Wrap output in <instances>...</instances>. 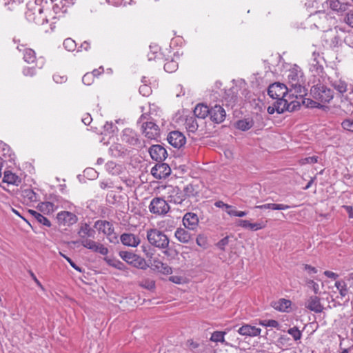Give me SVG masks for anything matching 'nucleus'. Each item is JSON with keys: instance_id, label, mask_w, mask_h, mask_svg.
I'll use <instances>...</instances> for the list:
<instances>
[{"instance_id": "1", "label": "nucleus", "mask_w": 353, "mask_h": 353, "mask_svg": "<svg viewBox=\"0 0 353 353\" xmlns=\"http://www.w3.org/2000/svg\"><path fill=\"white\" fill-rule=\"evenodd\" d=\"M309 21L313 23V26L327 33L325 37H330L331 41L328 45L335 47L338 43V38L331 29V26L335 24V19L325 11H319L310 15Z\"/></svg>"}, {"instance_id": "2", "label": "nucleus", "mask_w": 353, "mask_h": 353, "mask_svg": "<svg viewBox=\"0 0 353 353\" xmlns=\"http://www.w3.org/2000/svg\"><path fill=\"white\" fill-rule=\"evenodd\" d=\"M288 79L290 94L295 95L300 102L305 103L304 97L307 90L305 87V79L301 68L296 65H293L288 70Z\"/></svg>"}, {"instance_id": "3", "label": "nucleus", "mask_w": 353, "mask_h": 353, "mask_svg": "<svg viewBox=\"0 0 353 353\" xmlns=\"http://www.w3.org/2000/svg\"><path fill=\"white\" fill-rule=\"evenodd\" d=\"M78 234L81 238L79 242L84 248L103 256L108 254L109 250L108 248L100 243L88 239L94 238L95 231L88 223L81 224Z\"/></svg>"}, {"instance_id": "4", "label": "nucleus", "mask_w": 353, "mask_h": 353, "mask_svg": "<svg viewBox=\"0 0 353 353\" xmlns=\"http://www.w3.org/2000/svg\"><path fill=\"white\" fill-rule=\"evenodd\" d=\"M268 95L276 101L284 99L288 103L291 104L290 102H299V107L302 102H300L295 95H291L288 86L281 83H274L270 85L268 90Z\"/></svg>"}, {"instance_id": "5", "label": "nucleus", "mask_w": 353, "mask_h": 353, "mask_svg": "<svg viewBox=\"0 0 353 353\" xmlns=\"http://www.w3.org/2000/svg\"><path fill=\"white\" fill-rule=\"evenodd\" d=\"M27 10L25 12L26 17L30 22H33L39 25H43L48 23L49 17L43 15V8L34 0H30L26 3Z\"/></svg>"}, {"instance_id": "6", "label": "nucleus", "mask_w": 353, "mask_h": 353, "mask_svg": "<svg viewBox=\"0 0 353 353\" xmlns=\"http://www.w3.org/2000/svg\"><path fill=\"white\" fill-rule=\"evenodd\" d=\"M158 192L166 196L170 203L175 204H181L185 199V194L177 186L161 185L158 188Z\"/></svg>"}, {"instance_id": "7", "label": "nucleus", "mask_w": 353, "mask_h": 353, "mask_svg": "<svg viewBox=\"0 0 353 353\" xmlns=\"http://www.w3.org/2000/svg\"><path fill=\"white\" fill-rule=\"evenodd\" d=\"M147 239L150 244L159 249H166L170 243L167 235L156 228L147 230Z\"/></svg>"}, {"instance_id": "8", "label": "nucleus", "mask_w": 353, "mask_h": 353, "mask_svg": "<svg viewBox=\"0 0 353 353\" xmlns=\"http://www.w3.org/2000/svg\"><path fill=\"white\" fill-rule=\"evenodd\" d=\"M311 94L313 98L320 103H329L333 99V91L321 84H316L312 87Z\"/></svg>"}, {"instance_id": "9", "label": "nucleus", "mask_w": 353, "mask_h": 353, "mask_svg": "<svg viewBox=\"0 0 353 353\" xmlns=\"http://www.w3.org/2000/svg\"><path fill=\"white\" fill-rule=\"evenodd\" d=\"M94 227L99 233H103L110 243H118V236L110 222L105 220H98L94 223Z\"/></svg>"}, {"instance_id": "10", "label": "nucleus", "mask_w": 353, "mask_h": 353, "mask_svg": "<svg viewBox=\"0 0 353 353\" xmlns=\"http://www.w3.org/2000/svg\"><path fill=\"white\" fill-rule=\"evenodd\" d=\"M290 103H288L284 99L276 101L272 105L268 108V112L270 114L275 112L281 114L285 111L293 112L299 108V102H290Z\"/></svg>"}, {"instance_id": "11", "label": "nucleus", "mask_w": 353, "mask_h": 353, "mask_svg": "<svg viewBox=\"0 0 353 353\" xmlns=\"http://www.w3.org/2000/svg\"><path fill=\"white\" fill-rule=\"evenodd\" d=\"M120 257L130 265L135 268L145 269L147 264L145 260L139 255L128 251H121L119 252Z\"/></svg>"}, {"instance_id": "12", "label": "nucleus", "mask_w": 353, "mask_h": 353, "mask_svg": "<svg viewBox=\"0 0 353 353\" xmlns=\"http://www.w3.org/2000/svg\"><path fill=\"white\" fill-rule=\"evenodd\" d=\"M148 208L152 214L164 215L169 212L170 205L165 199L161 197H155L150 201Z\"/></svg>"}, {"instance_id": "13", "label": "nucleus", "mask_w": 353, "mask_h": 353, "mask_svg": "<svg viewBox=\"0 0 353 353\" xmlns=\"http://www.w3.org/2000/svg\"><path fill=\"white\" fill-rule=\"evenodd\" d=\"M152 175L157 179H165L171 173V169L166 163H158L151 169Z\"/></svg>"}, {"instance_id": "14", "label": "nucleus", "mask_w": 353, "mask_h": 353, "mask_svg": "<svg viewBox=\"0 0 353 353\" xmlns=\"http://www.w3.org/2000/svg\"><path fill=\"white\" fill-rule=\"evenodd\" d=\"M141 128L143 134L149 139H156L159 136V126L152 121L143 123Z\"/></svg>"}, {"instance_id": "15", "label": "nucleus", "mask_w": 353, "mask_h": 353, "mask_svg": "<svg viewBox=\"0 0 353 353\" xmlns=\"http://www.w3.org/2000/svg\"><path fill=\"white\" fill-rule=\"evenodd\" d=\"M168 141L170 145L176 148H180L185 143L186 139L184 134L179 131H172L168 136Z\"/></svg>"}, {"instance_id": "16", "label": "nucleus", "mask_w": 353, "mask_h": 353, "mask_svg": "<svg viewBox=\"0 0 353 353\" xmlns=\"http://www.w3.org/2000/svg\"><path fill=\"white\" fill-rule=\"evenodd\" d=\"M305 307L315 313H321L324 309L320 298L317 296H309L305 302Z\"/></svg>"}, {"instance_id": "17", "label": "nucleus", "mask_w": 353, "mask_h": 353, "mask_svg": "<svg viewBox=\"0 0 353 353\" xmlns=\"http://www.w3.org/2000/svg\"><path fill=\"white\" fill-rule=\"evenodd\" d=\"M57 219L60 225H70L77 222V217L72 212L62 211L57 214Z\"/></svg>"}, {"instance_id": "18", "label": "nucleus", "mask_w": 353, "mask_h": 353, "mask_svg": "<svg viewBox=\"0 0 353 353\" xmlns=\"http://www.w3.org/2000/svg\"><path fill=\"white\" fill-rule=\"evenodd\" d=\"M149 152L151 158L159 162L163 161L167 157L165 149L160 145H153L151 146Z\"/></svg>"}, {"instance_id": "19", "label": "nucleus", "mask_w": 353, "mask_h": 353, "mask_svg": "<svg viewBox=\"0 0 353 353\" xmlns=\"http://www.w3.org/2000/svg\"><path fill=\"white\" fill-rule=\"evenodd\" d=\"M120 240L124 245L133 248L137 247L141 243L139 236L132 233L122 234Z\"/></svg>"}, {"instance_id": "20", "label": "nucleus", "mask_w": 353, "mask_h": 353, "mask_svg": "<svg viewBox=\"0 0 353 353\" xmlns=\"http://www.w3.org/2000/svg\"><path fill=\"white\" fill-rule=\"evenodd\" d=\"M209 115L212 121L219 123L224 121L225 111L221 105H216L210 109Z\"/></svg>"}, {"instance_id": "21", "label": "nucleus", "mask_w": 353, "mask_h": 353, "mask_svg": "<svg viewBox=\"0 0 353 353\" xmlns=\"http://www.w3.org/2000/svg\"><path fill=\"white\" fill-rule=\"evenodd\" d=\"M121 141L130 145H137L139 142L136 132L130 128H125L123 130Z\"/></svg>"}, {"instance_id": "22", "label": "nucleus", "mask_w": 353, "mask_h": 353, "mask_svg": "<svg viewBox=\"0 0 353 353\" xmlns=\"http://www.w3.org/2000/svg\"><path fill=\"white\" fill-rule=\"evenodd\" d=\"M237 332L242 336L254 337L261 334V329L255 326L245 324L239 327Z\"/></svg>"}, {"instance_id": "23", "label": "nucleus", "mask_w": 353, "mask_h": 353, "mask_svg": "<svg viewBox=\"0 0 353 353\" xmlns=\"http://www.w3.org/2000/svg\"><path fill=\"white\" fill-rule=\"evenodd\" d=\"M184 226L189 230H194L199 224V218L196 214L193 212L186 213L183 219Z\"/></svg>"}, {"instance_id": "24", "label": "nucleus", "mask_w": 353, "mask_h": 353, "mask_svg": "<svg viewBox=\"0 0 353 353\" xmlns=\"http://www.w3.org/2000/svg\"><path fill=\"white\" fill-rule=\"evenodd\" d=\"M67 11L66 5L63 3L62 0L53 6L50 17H51L52 19H60L64 16Z\"/></svg>"}, {"instance_id": "25", "label": "nucleus", "mask_w": 353, "mask_h": 353, "mask_svg": "<svg viewBox=\"0 0 353 353\" xmlns=\"http://www.w3.org/2000/svg\"><path fill=\"white\" fill-rule=\"evenodd\" d=\"M327 4L332 10L340 14L345 12L348 9L350 6L349 3H342L339 0H327Z\"/></svg>"}, {"instance_id": "26", "label": "nucleus", "mask_w": 353, "mask_h": 353, "mask_svg": "<svg viewBox=\"0 0 353 353\" xmlns=\"http://www.w3.org/2000/svg\"><path fill=\"white\" fill-rule=\"evenodd\" d=\"M271 305L276 310L282 312H288L292 305L290 300L280 299L278 301H273Z\"/></svg>"}, {"instance_id": "27", "label": "nucleus", "mask_w": 353, "mask_h": 353, "mask_svg": "<svg viewBox=\"0 0 353 353\" xmlns=\"http://www.w3.org/2000/svg\"><path fill=\"white\" fill-rule=\"evenodd\" d=\"M238 226H240L243 228L249 229L252 231H257L259 230L263 229L265 228V224L263 223H250L248 220H243L240 219L236 222Z\"/></svg>"}, {"instance_id": "28", "label": "nucleus", "mask_w": 353, "mask_h": 353, "mask_svg": "<svg viewBox=\"0 0 353 353\" xmlns=\"http://www.w3.org/2000/svg\"><path fill=\"white\" fill-rule=\"evenodd\" d=\"M309 70L314 76L322 77L323 74V67L322 62L310 59L309 62Z\"/></svg>"}, {"instance_id": "29", "label": "nucleus", "mask_w": 353, "mask_h": 353, "mask_svg": "<svg viewBox=\"0 0 353 353\" xmlns=\"http://www.w3.org/2000/svg\"><path fill=\"white\" fill-rule=\"evenodd\" d=\"M3 181L8 184L19 185L21 180L19 176L10 171H5Z\"/></svg>"}, {"instance_id": "30", "label": "nucleus", "mask_w": 353, "mask_h": 353, "mask_svg": "<svg viewBox=\"0 0 353 353\" xmlns=\"http://www.w3.org/2000/svg\"><path fill=\"white\" fill-rule=\"evenodd\" d=\"M209 108L204 104L197 105L194 110V114L196 117L205 119L210 114Z\"/></svg>"}, {"instance_id": "31", "label": "nucleus", "mask_w": 353, "mask_h": 353, "mask_svg": "<svg viewBox=\"0 0 353 353\" xmlns=\"http://www.w3.org/2000/svg\"><path fill=\"white\" fill-rule=\"evenodd\" d=\"M290 208V206L284 204H277V203H266L261 205L255 206V208L261 209V210H288Z\"/></svg>"}, {"instance_id": "32", "label": "nucleus", "mask_w": 353, "mask_h": 353, "mask_svg": "<svg viewBox=\"0 0 353 353\" xmlns=\"http://www.w3.org/2000/svg\"><path fill=\"white\" fill-rule=\"evenodd\" d=\"M21 195L26 203H34L38 200V195L31 189L23 190Z\"/></svg>"}, {"instance_id": "33", "label": "nucleus", "mask_w": 353, "mask_h": 353, "mask_svg": "<svg viewBox=\"0 0 353 353\" xmlns=\"http://www.w3.org/2000/svg\"><path fill=\"white\" fill-rule=\"evenodd\" d=\"M105 169L112 175L119 174L122 172V167L114 161H108L105 164Z\"/></svg>"}, {"instance_id": "34", "label": "nucleus", "mask_w": 353, "mask_h": 353, "mask_svg": "<svg viewBox=\"0 0 353 353\" xmlns=\"http://www.w3.org/2000/svg\"><path fill=\"white\" fill-rule=\"evenodd\" d=\"M174 236L181 243H188L190 240V234L183 228H178Z\"/></svg>"}, {"instance_id": "35", "label": "nucleus", "mask_w": 353, "mask_h": 353, "mask_svg": "<svg viewBox=\"0 0 353 353\" xmlns=\"http://www.w3.org/2000/svg\"><path fill=\"white\" fill-rule=\"evenodd\" d=\"M153 265L159 272L163 274H170L172 272V268L168 264L164 263L159 260H154Z\"/></svg>"}, {"instance_id": "36", "label": "nucleus", "mask_w": 353, "mask_h": 353, "mask_svg": "<svg viewBox=\"0 0 353 353\" xmlns=\"http://www.w3.org/2000/svg\"><path fill=\"white\" fill-rule=\"evenodd\" d=\"M185 126L189 132L194 133L197 130L199 125L194 117H190L185 119Z\"/></svg>"}, {"instance_id": "37", "label": "nucleus", "mask_w": 353, "mask_h": 353, "mask_svg": "<svg viewBox=\"0 0 353 353\" xmlns=\"http://www.w3.org/2000/svg\"><path fill=\"white\" fill-rule=\"evenodd\" d=\"M38 210L43 214H50L54 211V205L51 202H43L38 205Z\"/></svg>"}, {"instance_id": "38", "label": "nucleus", "mask_w": 353, "mask_h": 353, "mask_svg": "<svg viewBox=\"0 0 353 353\" xmlns=\"http://www.w3.org/2000/svg\"><path fill=\"white\" fill-rule=\"evenodd\" d=\"M104 261L112 267H114L120 270H124L126 267L123 263L116 259H111L109 257H105Z\"/></svg>"}, {"instance_id": "39", "label": "nucleus", "mask_w": 353, "mask_h": 353, "mask_svg": "<svg viewBox=\"0 0 353 353\" xmlns=\"http://www.w3.org/2000/svg\"><path fill=\"white\" fill-rule=\"evenodd\" d=\"M18 5L19 3L15 0H0V7L9 11L15 10Z\"/></svg>"}, {"instance_id": "40", "label": "nucleus", "mask_w": 353, "mask_h": 353, "mask_svg": "<svg viewBox=\"0 0 353 353\" xmlns=\"http://www.w3.org/2000/svg\"><path fill=\"white\" fill-rule=\"evenodd\" d=\"M335 287L342 298L346 296L348 294V289L344 281L341 280L336 281Z\"/></svg>"}, {"instance_id": "41", "label": "nucleus", "mask_w": 353, "mask_h": 353, "mask_svg": "<svg viewBox=\"0 0 353 353\" xmlns=\"http://www.w3.org/2000/svg\"><path fill=\"white\" fill-rule=\"evenodd\" d=\"M226 331H215L212 334L210 341L216 343L220 342L224 343L225 335L226 334Z\"/></svg>"}, {"instance_id": "42", "label": "nucleus", "mask_w": 353, "mask_h": 353, "mask_svg": "<svg viewBox=\"0 0 353 353\" xmlns=\"http://www.w3.org/2000/svg\"><path fill=\"white\" fill-rule=\"evenodd\" d=\"M36 59L35 52L30 48H26L23 51V59L28 63H33Z\"/></svg>"}, {"instance_id": "43", "label": "nucleus", "mask_w": 353, "mask_h": 353, "mask_svg": "<svg viewBox=\"0 0 353 353\" xmlns=\"http://www.w3.org/2000/svg\"><path fill=\"white\" fill-rule=\"evenodd\" d=\"M306 286L312 290L315 294L320 293V288L318 283L315 282L313 279L306 278L305 279Z\"/></svg>"}, {"instance_id": "44", "label": "nucleus", "mask_w": 353, "mask_h": 353, "mask_svg": "<svg viewBox=\"0 0 353 353\" xmlns=\"http://www.w3.org/2000/svg\"><path fill=\"white\" fill-rule=\"evenodd\" d=\"M259 324L263 327H274V328H276V329H279V327H280V325H279V322L277 321L273 320V319L260 320L259 322Z\"/></svg>"}, {"instance_id": "45", "label": "nucleus", "mask_w": 353, "mask_h": 353, "mask_svg": "<svg viewBox=\"0 0 353 353\" xmlns=\"http://www.w3.org/2000/svg\"><path fill=\"white\" fill-rule=\"evenodd\" d=\"M252 121L247 119L239 120L236 123V128L243 131H245L250 129L252 127Z\"/></svg>"}, {"instance_id": "46", "label": "nucleus", "mask_w": 353, "mask_h": 353, "mask_svg": "<svg viewBox=\"0 0 353 353\" xmlns=\"http://www.w3.org/2000/svg\"><path fill=\"white\" fill-rule=\"evenodd\" d=\"M177 69H178V63L173 59L168 61L164 64V70L167 72L172 73V72H175Z\"/></svg>"}, {"instance_id": "47", "label": "nucleus", "mask_w": 353, "mask_h": 353, "mask_svg": "<svg viewBox=\"0 0 353 353\" xmlns=\"http://www.w3.org/2000/svg\"><path fill=\"white\" fill-rule=\"evenodd\" d=\"M99 70H94L92 72L86 73L82 78V82L87 85H90L94 81V77L96 75V72H98Z\"/></svg>"}, {"instance_id": "48", "label": "nucleus", "mask_w": 353, "mask_h": 353, "mask_svg": "<svg viewBox=\"0 0 353 353\" xmlns=\"http://www.w3.org/2000/svg\"><path fill=\"white\" fill-rule=\"evenodd\" d=\"M334 88L340 93L343 94L347 91V85L343 81H336L333 83Z\"/></svg>"}, {"instance_id": "49", "label": "nucleus", "mask_w": 353, "mask_h": 353, "mask_svg": "<svg viewBox=\"0 0 353 353\" xmlns=\"http://www.w3.org/2000/svg\"><path fill=\"white\" fill-rule=\"evenodd\" d=\"M0 151L2 152V156L3 157H9L10 160H14V158L12 157V152L10 147L3 142H0Z\"/></svg>"}, {"instance_id": "50", "label": "nucleus", "mask_w": 353, "mask_h": 353, "mask_svg": "<svg viewBox=\"0 0 353 353\" xmlns=\"http://www.w3.org/2000/svg\"><path fill=\"white\" fill-rule=\"evenodd\" d=\"M63 46L67 50L72 52L75 50L77 44L73 39L68 38L64 40Z\"/></svg>"}, {"instance_id": "51", "label": "nucleus", "mask_w": 353, "mask_h": 353, "mask_svg": "<svg viewBox=\"0 0 353 353\" xmlns=\"http://www.w3.org/2000/svg\"><path fill=\"white\" fill-rule=\"evenodd\" d=\"M289 334H290L295 341L301 339L302 336L301 332L296 327H293L288 330Z\"/></svg>"}, {"instance_id": "52", "label": "nucleus", "mask_w": 353, "mask_h": 353, "mask_svg": "<svg viewBox=\"0 0 353 353\" xmlns=\"http://www.w3.org/2000/svg\"><path fill=\"white\" fill-rule=\"evenodd\" d=\"M343 130L353 132V119H346L341 123Z\"/></svg>"}, {"instance_id": "53", "label": "nucleus", "mask_w": 353, "mask_h": 353, "mask_svg": "<svg viewBox=\"0 0 353 353\" xmlns=\"http://www.w3.org/2000/svg\"><path fill=\"white\" fill-rule=\"evenodd\" d=\"M34 220L37 221L38 223L47 227H50L51 225L50 221L39 212L34 217Z\"/></svg>"}, {"instance_id": "54", "label": "nucleus", "mask_w": 353, "mask_h": 353, "mask_svg": "<svg viewBox=\"0 0 353 353\" xmlns=\"http://www.w3.org/2000/svg\"><path fill=\"white\" fill-rule=\"evenodd\" d=\"M228 214L231 216H238V217H243L248 214V212L245 211H239L236 210L233 206L231 210L228 212Z\"/></svg>"}, {"instance_id": "55", "label": "nucleus", "mask_w": 353, "mask_h": 353, "mask_svg": "<svg viewBox=\"0 0 353 353\" xmlns=\"http://www.w3.org/2000/svg\"><path fill=\"white\" fill-rule=\"evenodd\" d=\"M196 244L203 248H205L207 246V239L204 235L199 234L197 236L196 239Z\"/></svg>"}, {"instance_id": "56", "label": "nucleus", "mask_w": 353, "mask_h": 353, "mask_svg": "<svg viewBox=\"0 0 353 353\" xmlns=\"http://www.w3.org/2000/svg\"><path fill=\"white\" fill-rule=\"evenodd\" d=\"M110 149L114 156H119L123 152V148L119 144L112 145Z\"/></svg>"}, {"instance_id": "57", "label": "nucleus", "mask_w": 353, "mask_h": 353, "mask_svg": "<svg viewBox=\"0 0 353 353\" xmlns=\"http://www.w3.org/2000/svg\"><path fill=\"white\" fill-rule=\"evenodd\" d=\"M139 92L143 96L148 97L151 94L152 90L150 87L148 86L147 84H143L141 86H140Z\"/></svg>"}, {"instance_id": "58", "label": "nucleus", "mask_w": 353, "mask_h": 353, "mask_svg": "<svg viewBox=\"0 0 353 353\" xmlns=\"http://www.w3.org/2000/svg\"><path fill=\"white\" fill-rule=\"evenodd\" d=\"M214 205L219 208H224L226 213L228 214V212L232 210V206L230 205H228L227 203H225L222 201H217L214 203Z\"/></svg>"}, {"instance_id": "59", "label": "nucleus", "mask_w": 353, "mask_h": 353, "mask_svg": "<svg viewBox=\"0 0 353 353\" xmlns=\"http://www.w3.org/2000/svg\"><path fill=\"white\" fill-rule=\"evenodd\" d=\"M141 285L148 290H152L155 287L154 282L152 280H145L141 282Z\"/></svg>"}, {"instance_id": "60", "label": "nucleus", "mask_w": 353, "mask_h": 353, "mask_svg": "<svg viewBox=\"0 0 353 353\" xmlns=\"http://www.w3.org/2000/svg\"><path fill=\"white\" fill-rule=\"evenodd\" d=\"M301 161H302L303 164H306V163L314 164L318 161V157L316 156L309 157L303 159Z\"/></svg>"}, {"instance_id": "61", "label": "nucleus", "mask_w": 353, "mask_h": 353, "mask_svg": "<svg viewBox=\"0 0 353 353\" xmlns=\"http://www.w3.org/2000/svg\"><path fill=\"white\" fill-rule=\"evenodd\" d=\"M345 21L347 25L353 28V10L347 13Z\"/></svg>"}, {"instance_id": "62", "label": "nucleus", "mask_w": 353, "mask_h": 353, "mask_svg": "<svg viewBox=\"0 0 353 353\" xmlns=\"http://www.w3.org/2000/svg\"><path fill=\"white\" fill-rule=\"evenodd\" d=\"M63 258H65L66 259V261L70 263V265L74 268L76 270H77L78 272H82V269L81 268H80L79 266L77 265L74 261L70 259L69 258L68 256L64 255V254H61Z\"/></svg>"}, {"instance_id": "63", "label": "nucleus", "mask_w": 353, "mask_h": 353, "mask_svg": "<svg viewBox=\"0 0 353 353\" xmlns=\"http://www.w3.org/2000/svg\"><path fill=\"white\" fill-rule=\"evenodd\" d=\"M315 59V61H319L320 62L323 61V58L320 55L319 52H316V48L313 47L312 49V57L310 59Z\"/></svg>"}, {"instance_id": "64", "label": "nucleus", "mask_w": 353, "mask_h": 353, "mask_svg": "<svg viewBox=\"0 0 353 353\" xmlns=\"http://www.w3.org/2000/svg\"><path fill=\"white\" fill-rule=\"evenodd\" d=\"M23 74L25 76L32 77L35 74V70L34 68L27 67L23 70Z\"/></svg>"}]
</instances>
